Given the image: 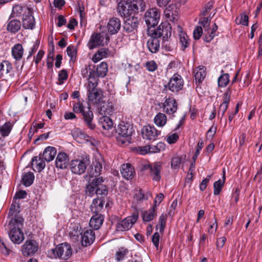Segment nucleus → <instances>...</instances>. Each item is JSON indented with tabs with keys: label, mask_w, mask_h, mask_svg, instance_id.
Segmentation results:
<instances>
[{
	"label": "nucleus",
	"mask_w": 262,
	"mask_h": 262,
	"mask_svg": "<svg viewBox=\"0 0 262 262\" xmlns=\"http://www.w3.org/2000/svg\"><path fill=\"white\" fill-rule=\"evenodd\" d=\"M23 223V218L18 215H14L9 222L8 234L11 241L14 244H19L24 239V234L21 231Z\"/></svg>",
	"instance_id": "1"
},
{
	"label": "nucleus",
	"mask_w": 262,
	"mask_h": 262,
	"mask_svg": "<svg viewBox=\"0 0 262 262\" xmlns=\"http://www.w3.org/2000/svg\"><path fill=\"white\" fill-rule=\"evenodd\" d=\"M72 103L73 112L75 113H81L86 126L91 129H94L96 125L93 123L94 115L91 110L90 104L87 103L88 106L86 107L84 105V101H80L79 99L72 101Z\"/></svg>",
	"instance_id": "2"
},
{
	"label": "nucleus",
	"mask_w": 262,
	"mask_h": 262,
	"mask_svg": "<svg viewBox=\"0 0 262 262\" xmlns=\"http://www.w3.org/2000/svg\"><path fill=\"white\" fill-rule=\"evenodd\" d=\"M134 132L133 127L129 124L124 122L120 124L117 130L118 135L116 139L118 143L120 145L130 143Z\"/></svg>",
	"instance_id": "3"
},
{
	"label": "nucleus",
	"mask_w": 262,
	"mask_h": 262,
	"mask_svg": "<svg viewBox=\"0 0 262 262\" xmlns=\"http://www.w3.org/2000/svg\"><path fill=\"white\" fill-rule=\"evenodd\" d=\"M103 182L102 177L94 179L86 187V193L90 196H92L94 194L98 195H106L108 190L106 186L102 184Z\"/></svg>",
	"instance_id": "4"
},
{
	"label": "nucleus",
	"mask_w": 262,
	"mask_h": 262,
	"mask_svg": "<svg viewBox=\"0 0 262 262\" xmlns=\"http://www.w3.org/2000/svg\"><path fill=\"white\" fill-rule=\"evenodd\" d=\"M139 24L138 19L135 17L127 18L124 22L123 29L125 33L130 39L135 40L137 38V30Z\"/></svg>",
	"instance_id": "5"
},
{
	"label": "nucleus",
	"mask_w": 262,
	"mask_h": 262,
	"mask_svg": "<svg viewBox=\"0 0 262 262\" xmlns=\"http://www.w3.org/2000/svg\"><path fill=\"white\" fill-rule=\"evenodd\" d=\"M54 257H59L64 260L68 259L72 254V249L70 244L65 243L58 245L55 249H52Z\"/></svg>",
	"instance_id": "6"
},
{
	"label": "nucleus",
	"mask_w": 262,
	"mask_h": 262,
	"mask_svg": "<svg viewBox=\"0 0 262 262\" xmlns=\"http://www.w3.org/2000/svg\"><path fill=\"white\" fill-rule=\"evenodd\" d=\"M160 11L156 8L148 9L144 15V19L148 28H150L157 25L160 20Z\"/></svg>",
	"instance_id": "7"
},
{
	"label": "nucleus",
	"mask_w": 262,
	"mask_h": 262,
	"mask_svg": "<svg viewBox=\"0 0 262 262\" xmlns=\"http://www.w3.org/2000/svg\"><path fill=\"white\" fill-rule=\"evenodd\" d=\"M88 103L97 105L102 101L103 97V92L97 86L87 87Z\"/></svg>",
	"instance_id": "8"
},
{
	"label": "nucleus",
	"mask_w": 262,
	"mask_h": 262,
	"mask_svg": "<svg viewBox=\"0 0 262 262\" xmlns=\"http://www.w3.org/2000/svg\"><path fill=\"white\" fill-rule=\"evenodd\" d=\"M138 212H135L132 215L126 217L124 220L118 222L116 226L117 231L123 232L130 229L136 223L138 218Z\"/></svg>",
	"instance_id": "9"
},
{
	"label": "nucleus",
	"mask_w": 262,
	"mask_h": 262,
	"mask_svg": "<svg viewBox=\"0 0 262 262\" xmlns=\"http://www.w3.org/2000/svg\"><path fill=\"white\" fill-rule=\"evenodd\" d=\"M151 34L152 37L157 38L162 37L163 39H167L171 35V25L167 21L162 23Z\"/></svg>",
	"instance_id": "10"
},
{
	"label": "nucleus",
	"mask_w": 262,
	"mask_h": 262,
	"mask_svg": "<svg viewBox=\"0 0 262 262\" xmlns=\"http://www.w3.org/2000/svg\"><path fill=\"white\" fill-rule=\"evenodd\" d=\"M38 244L34 239H28L22 246L21 251L25 256H32L38 251Z\"/></svg>",
	"instance_id": "11"
},
{
	"label": "nucleus",
	"mask_w": 262,
	"mask_h": 262,
	"mask_svg": "<svg viewBox=\"0 0 262 262\" xmlns=\"http://www.w3.org/2000/svg\"><path fill=\"white\" fill-rule=\"evenodd\" d=\"M183 85L184 81L181 76L176 73L170 79L166 88L171 92L177 93L183 89Z\"/></svg>",
	"instance_id": "12"
},
{
	"label": "nucleus",
	"mask_w": 262,
	"mask_h": 262,
	"mask_svg": "<svg viewBox=\"0 0 262 262\" xmlns=\"http://www.w3.org/2000/svg\"><path fill=\"white\" fill-rule=\"evenodd\" d=\"M143 139L148 140H155L161 134V131L158 130L154 126H144L141 132Z\"/></svg>",
	"instance_id": "13"
},
{
	"label": "nucleus",
	"mask_w": 262,
	"mask_h": 262,
	"mask_svg": "<svg viewBox=\"0 0 262 262\" xmlns=\"http://www.w3.org/2000/svg\"><path fill=\"white\" fill-rule=\"evenodd\" d=\"M178 104L173 97H168L165 98V101L162 103V108L164 112L168 115L175 113L178 110Z\"/></svg>",
	"instance_id": "14"
},
{
	"label": "nucleus",
	"mask_w": 262,
	"mask_h": 262,
	"mask_svg": "<svg viewBox=\"0 0 262 262\" xmlns=\"http://www.w3.org/2000/svg\"><path fill=\"white\" fill-rule=\"evenodd\" d=\"M164 13L167 19L173 23L177 21L179 18V8L176 4L169 5Z\"/></svg>",
	"instance_id": "15"
},
{
	"label": "nucleus",
	"mask_w": 262,
	"mask_h": 262,
	"mask_svg": "<svg viewBox=\"0 0 262 262\" xmlns=\"http://www.w3.org/2000/svg\"><path fill=\"white\" fill-rule=\"evenodd\" d=\"M86 162L82 160H74L70 164L71 171L76 174L83 173L86 168Z\"/></svg>",
	"instance_id": "16"
},
{
	"label": "nucleus",
	"mask_w": 262,
	"mask_h": 262,
	"mask_svg": "<svg viewBox=\"0 0 262 262\" xmlns=\"http://www.w3.org/2000/svg\"><path fill=\"white\" fill-rule=\"evenodd\" d=\"M104 37L100 33H94L91 37L88 43V47L92 50L102 46L103 43Z\"/></svg>",
	"instance_id": "17"
},
{
	"label": "nucleus",
	"mask_w": 262,
	"mask_h": 262,
	"mask_svg": "<svg viewBox=\"0 0 262 262\" xmlns=\"http://www.w3.org/2000/svg\"><path fill=\"white\" fill-rule=\"evenodd\" d=\"M81 244L83 246H88L92 244L95 239V235L92 230H86L81 235Z\"/></svg>",
	"instance_id": "18"
},
{
	"label": "nucleus",
	"mask_w": 262,
	"mask_h": 262,
	"mask_svg": "<svg viewBox=\"0 0 262 262\" xmlns=\"http://www.w3.org/2000/svg\"><path fill=\"white\" fill-rule=\"evenodd\" d=\"M121 25L120 19L116 17L110 19L107 25L108 32L111 34L117 33L121 28Z\"/></svg>",
	"instance_id": "19"
},
{
	"label": "nucleus",
	"mask_w": 262,
	"mask_h": 262,
	"mask_svg": "<svg viewBox=\"0 0 262 262\" xmlns=\"http://www.w3.org/2000/svg\"><path fill=\"white\" fill-rule=\"evenodd\" d=\"M69 161L68 155L65 152H60L57 156L55 164L57 168L65 169L68 165Z\"/></svg>",
	"instance_id": "20"
},
{
	"label": "nucleus",
	"mask_w": 262,
	"mask_h": 262,
	"mask_svg": "<svg viewBox=\"0 0 262 262\" xmlns=\"http://www.w3.org/2000/svg\"><path fill=\"white\" fill-rule=\"evenodd\" d=\"M121 173L122 177L126 180L132 179L135 171L134 167L129 163L123 164L121 166Z\"/></svg>",
	"instance_id": "21"
},
{
	"label": "nucleus",
	"mask_w": 262,
	"mask_h": 262,
	"mask_svg": "<svg viewBox=\"0 0 262 262\" xmlns=\"http://www.w3.org/2000/svg\"><path fill=\"white\" fill-rule=\"evenodd\" d=\"M162 165L160 162H155L151 164L150 176L153 180L160 181L161 179L160 171Z\"/></svg>",
	"instance_id": "22"
},
{
	"label": "nucleus",
	"mask_w": 262,
	"mask_h": 262,
	"mask_svg": "<svg viewBox=\"0 0 262 262\" xmlns=\"http://www.w3.org/2000/svg\"><path fill=\"white\" fill-rule=\"evenodd\" d=\"M23 27L25 29H33L35 26V20L32 12L31 10L30 13H27L22 17Z\"/></svg>",
	"instance_id": "23"
},
{
	"label": "nucleus",
	"mask_w": 262,
	"mask_h": 262,
	"mask_svg": "<svg viewBox=\"0 0 262 262\" xmlns=\"http://www.w3.org/2000/svg\"><path fill=\"white\" fill-rule=\"evenodd\" d=\"M160 46V40L158 38L152 37V34H151L150 38L147 42L148 50L152 53H156L159 50Z\"/></svg>",
	"instance_id": "24"
},
{
	"label": "nucleus",
	"mask_w": 262,
	"mask_h": 262,
	"mask_svg": "<svg viewBox=\"0 0 262 262\" xmlns=\"http://www.w3.org/2000/svg\"><path fill=\"white\" fill-rule=\"evenodd\" d=\"M114 111V106L111 102L102 101L100 103L99 113L102 116L111 115Z\"/></svg>",
	"instance_id": "25"
},
{
	"label": "nucleus",
	"mask_w": 262,
	"mask_h": 262,
	"mask_svg": "<svg viewBox=\"0 0 262 262\" xmlns=\"http://www.w3.org/2000/svg\"><path fill=\"white\" fill-rule=\"evenodd\" d=\"M31 9L26 7L16 5L13 7L11 16L12 17L24 16L27 13H29Z\"/></svg>",
	"instance_id": "26"
},
{
	"label": "nucleus",
	"mask_w": 262,
	"mask_h": 262,
	"mask_svg": "<svg viewBox=\"0 0 262 262\" xmlns=\"http://www.w3.org/2000/svg\"><path fill=\"white\" fill-rule=\"evenodd\" d=\"M104 220V217L100 214L95 213L90 221V226L94 230H97L101 226Z\"/></svg>",
	"instance_id": "27"
},
{
	"label": "nucleus",
	"mask_w": 262,
	"mask_h": 262,
	"mask_svg": "<svg viewBox=\"0 0 262 262\" xmlns=\"http://www.w3.org/2000/svg\"><path fill=\"white\" fill-rule=\"evenodd\" d=\"M11 54L16 61H20L24 54V49L22 45L20 43L15 44L11 48Z\"/></svg>",
	"instance_id": "28"
},
{
	"label": "nucleus",
	"mask_w": 262,
	"mask_h": 262,
	"mask_svg": "<svg viewBox=\"0 0 262 262\" xmlns=\"http://www.w3.org/2000/svg\"><path fill=\"white\" fill-rule=\"evenodd\" d=\"M57 153L56 149L52 146H48L46 147L42 154V158L47 162L52 161Z\"/></svg>",
	"instance_id": "29"
},
{
	"label": "nucleus",
	"mask_w": 262,
	"mask_h": 262,
	"mask_svg": "<svg viewBox=\"0 0 262 262\" xmlns=\"http://www.w3.org/2000/svg\"><path fill=\"white\" fill-rule=\"evenodd\" d=\"M21 22L17 19H9L7 21V30L12 33L17 32L20 29Z\"/></svg>",
	"instance_id": "30"
},
{
	"label": "nucleus",
	"mask_w": 262,
	"mask_h": 262,
	"mask_svg": "<svg viewBox=\"0 0 262 262\" xmlns=\"http://www.w3.org/2000/svg\"><path fill=\"white\" fill-rule=\"evenodd\" d=\"M44 159L40 156L34 157L32 159V165L35 167L34 170L38 172L41 171L45 167L46 164Z\"/></svg>",
	"instance_id": "31"
},
{
	"label": "nucleus",
	"mask_w": 262,
	"mask_h": 262,
	"mask_svg": "<svg viewBox=\"0 0 262 262\" xmlns=\"http://www.w3.org/2000/svg\"><path fill=\"white\" fill-rule=\"evenodd\" d=\"M104 201L101 198H97L93 201L91 205V210L93 213L99 214V213L103 208Z\"/></svg>",
	"instance_id": "32"
},
{
	"label": "nucleus",
	"mask_w": 262,
	"mask_h": 262,
	"mask_svg": "<svg viewBox=\"0 0 262 262\" xmlns=\"http://www.w3.org/2000/svg\"><path fill=\"white\" fill-rule=\"evenodd\" d=\"M102 169V160H95V162L93 163L92 166V170L90 172L91 177H98L99 176Z\"/></svg>",
	"instance_id": "33"
},
{
	"label": "nucleus",
	"mask_w": 262,
	"mask_h": 262,
	"mask_svg": "<svg viewBox=\"0 0 262 262\" xmlns=\"http://www.w3.org/2000/svg\"><path fill=\"white\" fill-rule=\"evenodd\" d=\"M88 78V86L87 87L97 86L98 85V77L99 76L97 75V71L95 69H92L89 73Z\"/></svg>",
	"instance_id": "34"
},
{
	"label": "nucleus",
	"mask_w": 262,
	"mask_h": 262,
	"mask_svg": "<svg viewBox=\"0 0 262 262\" xmlns=\"http://www.w3.org/2000/svg\"><path fill=\"white\" fill-rule=\"evenodd\" d=\"M12 70V64L8 61L0 62V78L9 74Z\"/></svg>",
	"instance_id": "35"
},
{
	"label": "nucleus",
	"mask_w": 262,
	"mask_h": 262,
	"mask_svg": "<svg viewBox=\"0 0 262 262\" xmlns=\"http://www.w3.org/2000/svg\"><path fill=\"white\" fill-rule=\"evenodd\" d=\"M167 121L166 115L162 113H158L154 117L155 124L159 127H163Z\"/></svg>",
	"instance_id": "36"
},
{
	"label": "nucleus",
	"mask_w": 262,
	"mask_h": 262,
	"mask_svg": "<svg viewBox=\"0 0 262 262\" xmlns=\"http://www.w3.org/2000/svg\"><path fill=\"white\" fill-rule=\"evenodd\" d=\"M99 123L105 130H109L113 126V121L110 117L106 116H102L99 119Z\"/></svg>",
	"instance_id": "37"
},
{
	"label": "nucleus",
	"mask_w": 262,
	"mask_h": 262,
	"mask_svg": "<svg viewBox=\"0 0 262 262\" xmlns=\"http://www.w3.org/2000/svg\"><path fill=\"white\" fill-rule=\"evenodd\" d=\"M194 77L196 84L202 83L206 76L205 69L204 67L201 68H196L194 70Z\"/></svg>",
	"instance_id": "38"
},
{
	"label": "nucleus",
	"mask_w": 262,
	"mask_h": 262,
	"mask_svg": "<svg viewBox=\"0 0 262 262\" xmlns=\"http://www.w3.org/2000/svg\"><path fill=\"white\" fill-rule=\"evenodd\" d=\"M179 39L182 50H184L186 48L189 46L190 40L188 36L185 32H181L180 33Z\"/></svg>",
	"instance_id": "39"
},
{
	"label": "nucleus",
	"mask_w": 262,
	"mask_h": 262,
	"mask_svg": "<svg viewBox=\"0 0 262 262\" xmlns=\"http://www.w3.org/2000/svg\"><path fill=\"white\" fill-rule=\"evenodd\" d=\"M132 5L134 13H137L139 10L142 11L145 8V3L143 0H132Z\"/></svg>",
	"instance_id": "40"
},
{
	"label": "nucleus",
	"mask_w": 262,
	"mask_h": 262,
	"mask_svg": "<svg viewBox=\"0 0 262 262\" xmlns=\"http://www.w3.org/2000/svg\"><path fill=\"white\" fill-rule=\"evenodd\" d=\"M217 29V26L216 24H214L211 28L209 27V29H207L205 34L204 40L206 42L210 41L215 36V32Z\"/></svg>",
	"instance_id": "41"
},
{
	"label": "nucleus",
	"mask_w": 262,
	"mask_h": 262,
	"mask_svg": "<svg viewBox=\"0 0 262 262\" xmlns=\"http://www.w3.org/2000/svg\"><path fill=\"white\" fill-rule=\"evenodd\" d=\"M156 216V208H151L145 211L142 214V219L143 221L148 222L152 221Z\"/></svg>",
	"instance_id": "42"
},
{
	"label": "nucleus",
	"mask_w": 262,
	"mask_h": 262,
	"mask_svg": "<svg viewBox=\"0 0 262 262\" xmlns=\"http://www.w3.org/2000/svg\"><path fill=\"white\" fill-rule=\"evenodd\" d=\"M34 180V176L32 172L25 173L22 178L23 183L26 187L30 186L33 183Z\"/></svg>",
	"instance_id": "43"
},
{
	"label": "nucleus",
	"mask_w": 262,
	"mask_h": 262,
	"mask_svg": "<svg viewBox=\"0 0 262 262\" xmlns=\"http://www.w3.org/2000/svg\"><path fill=\"white\" fill-rule=\"evenodd\" d=\"M12 128V125L10 122H6L3 125L0 126V134L3 137L8 136Z\"/></svg>",
	"instance_id": "44"
},
{
	"label": "nucleus",
	"mask_w": 262,
	"mask_h": 262,
	"mask_svg": "<svg viewBox=\"0 0 262 262\" xmlns=\"http://www.w3.org/2000/svg\"><path fill=\"white\" fill-rule=\"evenodd\" d=\"M223 178V180H221V179H220L218 181H217L214 183L213 193L215 195H217L220 194V192L221 191V190L223 187L224 182H225V172H224Z\"/></svg>",
	"instance_id": "45"
},
{
	"label": "nucleus",
	"mask_w": 262,
	"mask_h": 262,
	"mask_svg": "<svg viewBox=\"0 0 262 262\" xmlns=\"http://www.w3.org/2000/svg\"><path fill=\"white\" fill-rule=\"evenodd\" d=\"M107 71V64L104 62H101L96 69L97 75L101 77H104L106 75Z\"/></svg>",
	"instance_id": "46"
},
{
	"label": "nucleus",
	"mask_w": 262,
	"mask_h": 262,
	"mask_svg": "<svg viewBox=\"0 0 262 262\" xmlns=\"http://www.w3.org/2000/svg\"><path fill=\"white\" fill-rule=\"evenodd\" d=\"M229 75L227 73H223L218 78V86L224 88L227 86L229 82Z\"/></svg>",
	"instance_id": "47"
},
{
	"label": "nucleus",
	"mask_w": 262,
	"mask_h": 262,
	"mask_svg": "<svg viewBox=\"0 0 262 262\" xmlns=\"http://www.w3.org/2000/svg\"><path fill=\"white\" fill-rule=\"evenodd\" d=\"M167 215L165 213H162L159 219V225L160 226L159 231L160 232L163 233L166 226V222L167 220Z\"/></svg>",
	"instance_id": "48"
},
{
	"label": "nucleus",
	"mask_w": 262,
	"mask_h": 262,
	"mask_svg": "<svg viewBox=\"0 0 262 262\" xmlns=\"http://www.w3.org/2000/svg\"><path fill=\"white\" fill-rule=\"evenodd\" d=\"M128 253V250L124 248H121L116 253V260L117 261L122 260Z\"/></svg>",
	"instance_id": "49"
},
{
	"label": "nucleus",
	"mask_w": 262,
	"mask_h": 262,
	"mask_svg": "<svg viewBox=\"0 0 262 262\" xmlns=\"http://www.w3.org/2000/svg\"><path fill=\"white\" fill-rule=\"evenodd\" d=\"M68 74L67 71L63 69L59 71L58 73V80L57 82V84L61 85L63 82L68 79Z\"/></svg>",
	"instance_id": "50"
},
{
	"label": "nucleus",
	"mask_w": 262,
	"mask_h": 262,
	"mask_svg": "<svg viewBox=\"0 0 262 262\" xmlns=\"http://www.w3.org/2000/svg\"><path fill=\"white\" fill-rule=\"evenodd\" d=\"M231 90L230 89L228 88L227 89V90L225 91V92L223 94V102L221 104L227 105L228 106V104L230 101V97H231Z\"/></svg>",
	"instance_id": "51"
},
{
	"label": "nucleus",
	"mask_w": 262,
	"mask_h": 262,
	"mask_svg": "<svg viewBox=\"0 0 262 262\" xmlns=\"http://www.w3.org/2000/svg\"><path fill=\"white\" fill-rule=\"evenodd\" d=\"M182 159V157L178 156L173 157L171 161V167L174 169L179 168L181 163Z\"/></svg>",
	"instance_id": "52"
},
{
	"label": "nucleus",
	"mask_w": 262,
	"mask_h": 262,
	"mask_svg": "<svg viewBox=\"0 0 262 262\" xmlns=\"http://www.w3.org/2000/svg\"><path fill=\"white\" fill-rule=\"evenodd\" d=\"M67 52L68 56L71 57V60L76 58L77 52L74 46H68L67 48Z\"/></svg>",
	"instance_id": "53"
},
{
	"label": "nucleus",
	"mask_w": 262,
	"mask_h": 262,
	"mask_svg": "<svg viewBox=\"0 0 262 262\" xmlns=\"http://www.w3.org/2000/svg\"><path fill=\"white\" fill-rule=\"evenodd\" d=\"M145 67L150 72H154L158 69V66L154 60L147 61L145 63Z\"/></svg>",
	"instance_id": "54"
},
{
	"label": "nucleus",
	"mask_w": 262,
	"mask_h": 262,
	"mask_svg": "<svg viewBox=\"0 0 262 262\" xmlns=\"http://www.w3.org/2000/svg\"><path fill=\"white\" fill-rule=\"evenodd\" d=\"M199 23L201 24L204 28V33H206L207 29H209L210 24V19L208 17H203L202 19H200Z\"/></svg>",
	"instance_id": "55"
},
{
	"label": "nucleus",
	"mask_w": 262,
	"mask_h": 262,
	"mask_svg": "<svg viewBox=\"0 0 262 262\" xmlns=\"http://www.w3.org/2000/svg\"><path fill=\"white\" fill-rule=\"evenodd\" d=\"M134 198L137 201H138L147 199V198L145 196L144 192L141 189L138 190H136L134 195Z\"/></svg>",
	"instance_id": "56"
},
{
	"label": "nucleus",
	"mask_w": 262,
	"mask_h": 262,
	"mask_svg": "<svg viewBox=\"0 0 262 262\" xmlns=\"http://www.w3.org/2000/svg\"><path fill=\"white\" fill-rule=\"evenodd\" d=\"M203 33V29L201 26H196L193 32V38L195 40L199 39Z\"/></svg>",
	"instance_id": "57"
},
{
	"label": "nucleus",
	"mask_w": 262,
	"mask_h": 262,
	"mask_svg": "<svg viewBox=\"0 0 262 262\" xmlns=\"http://www.w3.org/2000/svg\"><path fill=\"white\" fill-rule=\"evenodd\" d=\"M204 146V142L202 140H200L196 147V150L193 156V160L194 161V162H195L196 159L198 158V156L200 154V150L202 149Z\"/></svg>",
	"instance_id": "58"
},
{
	"label": "nucleus",
	"mask_w": 262,
	"mask_h": 262,
	"mask_svg": "<svg viewBox=\"0 0 262 262\" xmlns=\"http://www.w3.org/2000/svg\"><path fill=\"white\" fill-rule=\"evenodd\" d=\"M179 136L177 133H172L171 134H169L166 139V141L169 144H173L176 143L178 140L179 139Z\"/></svg>",
	"instance_id": "59"
},
{
	"label": "nucleus",
	"mask_w": 262,
	"mask_h": 262,
	"mask_svg": "<svg viewBox=\"0 0 262 262\" xmlns=\"http://www.w3.org/2000/svg\"><path fill=\"white\" fill-rule=\"evenodd\" d=\"M228 106L221 104L218 111L217 117L219 118H220L221 120L222 119L223 116L225 112H226Z\"/></svg>",
	"instance_id": "60"
},
{
	"label": "nucleus",
	"mask_w": 262,
	"mask_h": 262,
	"mask_svg": "<svg viewBox=\"0 0 262 262\" xmlns=\"http://www.w3.org/2000/svg\"><path fill=\"white\" fill-rule=\"evenodd\" d=\"M164 198V196L163 193H160L158 194L155 199L154 203L152 207L155 208H156V207L158 206L162 202Z\"/></svg>",
	"instance_id": "61"
},
{
	"label": "nucleus",
	"mask_w": 262,
	"mask_h": 262,
	"mask_svg": "<svg viewBox=\"0 0 262 262\" xmlns=\"http://www.w3.org/2000/svg\"><path fill=\"white\" fill-rule=\"evenodd\" d=\"M159 239L160 235L159 233L157 232H155L152 236L151 240L154 245L155 246L157 250L159 248Z\"/></svg>",
	"instance_id": "62"
},
{
	"label": "nucleus",
	"mask_w": 262,
	"mask_h": 262,
	"mask_svg": "<svg viewBox=\"0 0 262 262\" xmlns=\"http://www.w3.org/2000/svg\"><path fill=\"white\" fill-rule=\"evenodd\" d=\"M19 206L18 203H13L9 209V213H11V215H13L14 213L19 212Z\"/></svg>",
	"instance_id": "63"
},
{
	"label": "nucleus",
	"mask_w": 262,
	"mask_h": 262,
	"mask_svg": "<svg viewBox=\"0 0 262 262\" xmlns=\"http://www.w3.org/2000/svg\"><path fill=\"white\" fill-rule=\"evenodd\" d=\"M211 176H208L207 178L203 179L200 185V189L201 191H204L206 189L207 184L209 183L210 181V178Z\"/></svg>",
	"instance_id": "64"
}]
</instances>
